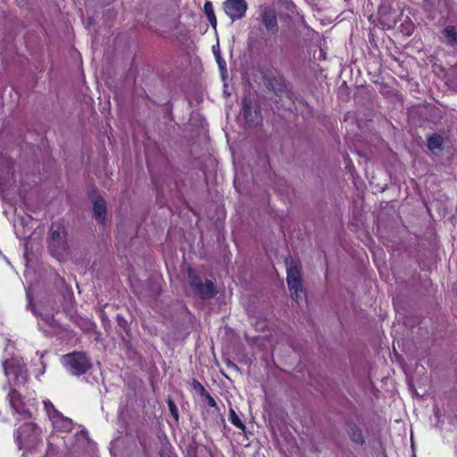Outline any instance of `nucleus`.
Listing matches in <instances>:
<instances>
[{"mask_svg": "<svg viewBox=\"0 0 457 457\" xmlns=\"http://www.w3.org/2000/svg\"><path fill=\"white\" fill-rule=\"evenodd\" d=\"M259 20L269 33L275 35L278 32L279 27L277 19V12L273 7L263 6L262 8Z\"/></svg>", "mask_w": 457, "mask_h": 457, "instance_id": "7", "label": "nucleus"}, {"mask_svg": "<svg viewBox=\"0 0 457 457\" xmlns=\"http://www.w3.org/2000/svg\"><path fill=\"white\" fill-rule=\"evenodd\" d=\"M229 416H230V420L234 426H236L237 428H238L242 430H245V426L241 421V420L238 418V416L237 415L236 411L233 409L229 410Z\"/></svg>", "mask_w": 457, "mask_h": 457, "instance_id": "24", "label": "nucleus"}, {"mask_svg": "<svg viewBox=\"0 0 457 457\" xmlns=\"http://www.w3.org/2000/svg\"><path fill=\"white\" fill-rule=\"evenodd\" d=\"M8 397L10 404L16 413L22 415L26 419L31 417V412L28 408H26V405L21 399V395L17 390H12L9 393Z\"/></svg>", "mask_w": 457, "mask_h": 457, "instance_id": "11", "label": "nucleus"}, {"mask_svg": "<svg viewBox=\"0 0 457 457\" xmlns=\"http://www.w3.org/2000/svg\"><path fill=\"white\" fill-rule=\"evenodd\" d=\"M64 368L73 376H81L92 369V362L84 352H72L62 358Z\"/></svg>", "mask_w": 457, "mask_h": 457, "instance_id": "3", "label": "nucleus"}, {"mask_svg": "<svg viewBox=\"0 0 457 457\" xmlns=\"http://www.w3.org/2000/svg\"><path fill=\"white\" fill-rule=\"evenodd\" d=\"M401 15L402 11L395 9L389 4H384L378 9L379 21L387 29L395 28Z\"/></svg>", "mask_w": 457, "mask_h": 457, "instance_id": "6", "label": "nucleus"}, {"mask_svg": "<svg viewBox=\"0 0 457 457\" xmlns=\"http://www.w3.org/2000/svg\"><path fill=\"white\" fill-rule=\"evenodd\" d=\"M287 281L292 296L297 301L303 292L302 278L299 270L295 266L287 267Z\"/></svg>", "mask_w": 457, "mask_h": 457, "instance_id": "8", "label": "nucleus"}, {"mask_svg": "<svg viewBox=\"0 0 457 457\" xmlns=\"http://www.w3.org/2000/svg\"><path fill=\"white\" fill-rule=\"evenodd\" d=\"M40 429L34 422H26L17 430L16 440L20 449L30 450L39 441Z\"/></svg>", "mask_w": 457, "mask_h": 457, "instance_id": "4", "label": "nucleus"}, {"mask_svg": "<svg viewBox=\"0 0 457 457\" xmlns=\"http://www.w3.org/2000/svg\"><path fill=\"white\" fill-rule=\"evenodd\" d=\"M48 249L52 256L61 261L69 252L68 228L61 220L54 221L49 228Z\"/></svg>", "mask_w": 457, "mask_h": 457, "instance_id": "1", "label": "nucleus"}, {"mask_svg": "<svg viewBox=\"0 0 457 457\" xmlns=\"http://www.w3.org/2000/svg\"><path fill=\"white\" fill-rule=\"evenodd\" d=\"M194 292L203 299H211L217 294L215 285L208 279H206L204 284H200Z\"/></svg>", "mask_w": 457, "mask_h": 457, "instance_id": "13", "label": "nucleus"}, {"mask_svg": "<svg viewBox=\"0 0 457 457\" xmlns=\"http://www.w3.org/2000/svg\"><path fill=\"white\" fill-rule=\"evenodd\" d=\"M242 113L249 128H257L262 125L263 118L256 94L248 92L243 96Z\"/></svg>", "mask_w": 457, "mask_h": 457, "instance_id": "2", "label": "nucleus"}, {"mask_svg": "<svg viewBox=\"0 0 457 457\" xmlns=\"http://www.w3.org/2000/svg\"><path fill=\"white\" fill-rule=\"evenodd\" d=\"M189 284L193 290H195L200 284H202L201 278L195 275L192 269L188 270Z\"/></svg>", "mask_w": 457, "mask_h": 457, "instance_id": "23", "label": "nucleus"}, {"mask_svg": "<svg viewBox=\"0 0 457 457\" xmlns=\"http://www.w3.org/2000/svg\"><path fill=\"white\" fill-rule=\"evenodd\" d=\"M167 403H168V407H169L171 416L178 421L179 420V411H178V408H177L174 401L170 397H169Z\"/></svg>", "mask_w": 457, "mask_h": 457, "instance_id": "26", "label": "nucleus"}, {"mask_svg": "<svg viewBox=\"0 0 457 457\" xmlns=\"http://www.w3.org/2000/svg\"><path fill=\"white\" fill-rule=\"evenodd\" d=\"M203 397H204L206 399L207 403H208L209 406H211V407H215L216 406L215 400L213 399V397L208 392Z\"/></svg>", "mask_w": 457, "mask_h": 457, "instance_id": "28", "label": "nucleus"}, {"mask_svg": "<svg viewBox=\"0 0 457 457\" xmlns=\"http://www.w3.org/2000/svg\"><path fill=\"white\" fill-rule=\"evenodd\" d=\"M191 386L193 390L200 395L201 396H204L206 395L207 391L205 390L204 386L196 379H193L191 383Z\"/></svg>", "mask_w": 457, "mask_h": 457, "instance_id": "25", "label": "nucleus"}, {"mask_svg": "<svg viewBox=\"0 0 457 457\" xmlns=\"http://www.w3.org/2000/svg\"><path fill=\"white\" fill-rule=\"evenodd\" d=\"M443 34L447 40V44L457 46V31L454 26H447L444 29Z\"/></svg>", "mask_w": 457, "mask_h": 457, "instance_id": "18", "label": "nucleus"}, {"mask_svg": "<svg viewBox=\"0 0 457 457\" xmlns=\"http://www.w3.org/2000/svg\"><path fill=\"white\" fill-rule=\"evenodd\" d=\"M443 137L441 135L434 133L428 138V147L430 151L440 150L443 148Z\"/></svg>", "mask_w": 457, "mask_h": 457, "instance_id": "16", "label": "nucleus"}, {"mask_svg": "<svg viewBox=\"0 0 457 457\" xmlns=\"http://www.w3.org/2000/svg\"><path fill=\"white\" fill-rule=\"evenodd\" d=\"M347 434L351 440L354 442L357 445H362L365 443L364 436L362 435V432L359 427L356 425H351L349 426V428L347 430Z\"/></svg>", "mask_w": 457, "mask_h": 457, "instance_id": "14", "label": "nucleus"}, {"mask_svg": "<svg viewBox=\"0 0 457 457\" xmlns=\"http://www.w3.org/2000/svg\"><path fill=\"white\" fill-rule=\"evenodd\" d=\"M223 5L225 12L232 21L242 19L247 10V3L245 0H226Z\"/></svg>", "mask_w": 457, "mask_h": 457, "instance_id": "9", "label": "nucleus"}, {"mask_svg": "<svg viewBox=\"0 0 457 457\" xmlns=\"http://www.w3.org/2000/svg\"><path fill=\"white\" fill-rule=\"evenodd\" d=\"M53 425L56 429L62 431H71L72 428V421L71 419L63 417L62 414L53 421Z\"/></svg>", "mask_w": 457, "mask_h": 457, "instance_id": "15", "label": "nucleus"}, {"mask_svg": "<svg viewBox=\"0 0 457 457\" xmlns=\"http://www.w3.org/2000/svg\"><path fill=\"white\" fill-rule=\"evenodd\" d=\"M262 82L264 87L272 91L277 96H280L286 92V87L283 82L274 76L262 75Z\"/></svg>", "mask_w": 457, "mask_h": 457, "instance_id": "12", "label": "nucleus"}, {"mask_svg": "<svg viewBox=\"0 0 457 457\" xmlns=\"http://www.w3.org/2000/svg\"><path fill=\"white\" fill-rule=\"evenodd\" d=\"M7 377L12 375L16 385H25L28 380L26 365L20 360L12 358L3 363Z\"/></svg>", "mask_w": 457, "mask_h": 457, "instance_id": "5", "label": "nucleus"}, {"mask_svg": "<svg viewBox=\"0 0 457 457\" xmlns=\"http://www.w3.org/2000/svg\"><path fill=\"white\" fill-rule=\"evenodd\" d=\"M204 12L205 13L208 21L210 22L211 26L216 29L217 28V19L213 11V6L212 2L206 1L204 5Z\"/></svg>", "mask_w": 457, "mask_h": 457, "instance_id": "17", "label": "nucleus"}, {"mask_svg": "<svg viewBox=\"0 0 457 457\" xmlns=\"http://www.w3.org/2000/svg\"><path fill=\"white\" fill-rule=\"evenodd\" d=\"M227 363L228 366H230L232 368H235V369L237 368V366L235 363H233L232 361H230L229 360L227 361Z\"/></svg>", "mask_w": 457, "mask_h": 457, "instance_id": "29", "label": "nucleus"}, {"mask_svg": "<svg viewBox=\"0 0 457 457\" xmlns=\"http://www.w3.org/2000/svg\"><path fill=\"white\" fill-rule=\"evenodd\" d=\"M118 327L122 329L128 336L130 333V327L128 320L120 314L116 317Z\"/></svg>", "mask_w": 457, "mask_h": 457, "instance_id": "22", "label": "nucleus"}, {"mask_svg": "<svg viewBox=\"0 0 457 457\" xmlns=\"http://www.w3.org/2000/svg\"><path fill=\"white\" fill-rule=\"evenodd\" d=\"M54 285L57 287H63L67 296H71L72 295L71 288L65 283L64 278H62V277L58 275L55 277Z\"/></svg>", "mask_w": 457, "mask_h": 457, "instance_id": "21", "label": "nucleus"}, {"mask_svg": "<svg viewBox=\"0 0 457 457\" xmlns=\"http://www.w3.org/2000/svg\"><path fill=\"white\" fill-rule=\"evenodd\" d=\"M90 199L93 203V214L95 219L104 224L106 220V202L96 192L91 193Z\"/></svg>", "mask_w": 457, "mask_h": 457, "instance_id": "10", "label": "nucleus"}, {"mask_svg": "<svg viewBox=\"0 0 457 457\" xmlns=\"http://www.w3.org/2000/svg\"><path fill=\"white\" fill-rule=\"evenodd\" d=\"M212 51L215 55V59L219 65L221 75H222V77H224L225 73L227 72L226 62L222 59V57L220 55L219 44H217L216 46H213Z\"/></svg>", "mask_w": 457, "mask_h": 457, "instance_id": "19", "label": "nucleus"}, {"mask_svg": "<svg viewBox=\"0 0 457 457\" xmlns=\"http://www.w3.org/2000/svg\"><path fill=\"white\" fill-rule=\"evenodd\" d=\"M44 406L52 421L61 415L50 401H44Z\"/></svg>", "mask_w": 457, "mask_h": 457, "instance_id": "20", "label": "nucleus"}, {"mask_svg": "<svg viewBox=\"0 0 457 457\" xmlns=\"http://www.w3.org/2000/svg\"><path fill=\"white\" fill-rule=\"evenodd\" d=\"M56 455L57 448L52 443H48L46 457H55Z\"/></svg>", "mask_w": 457, "mask_h": 457, "instance_id": "27", "label": "nucleus"}]
</instances>
